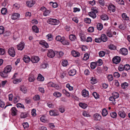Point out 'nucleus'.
<instances>
[{
  "label": "nucleus",
  "mask_w": 130,
  "mask_h": 130,
  "mask_svg": "<svg viewBox=\"0 0 130 130\" xmlns=\"http://www.w3.org/2000/svg\"><path fill=\"white\" fill-rule=\"evenodd\" d=\"M89 15L93 19L95 18L96 16V13L91 11L89 13Z\"/></svg>",
  "instance_id": "nucleus-29"
},
{
  "label": "nucleus",
  "mask_w": 130,
  "mask_h": 130,
  "mask_svg": "<svg viewBox=\"0 0 130 130\" xmlns=\"http://www.w3.org/2000/svg\"><path fill=\"white\" fill-rule=\"evenodd\" d=\"M124 69L126 70H128L130 69V66L128 64H126L124 65Z\"/></svg>",
  "instance_id": "nucleus-58"
},
{
  "label": "nucleus",
  "mask_w": 130,
  "mask_h": 130,
  "mask_svg": "<svg viewBox=\"0 0 130 130\" xmlns=\"http://www.w3.org/2000/svg\"><path fill=\"white\" fill-rule=\"evenodd\" d=\"M107 78L108 80L110 82L112 81L113 79V77L112 75H109L107 77Z\"/></svg>",
  "instance_id": "nucleus-54"
},
{
  "label": "nucleus",
  "mask_w": 130,
  "mask_h": 130,
  "mask_svg": "<svg viewBox=\"0 0 130 130\" xmlns=\"http://www.w3.org/2000/svg\"><path fill=\"white\" fill-rule=\"evenodd\" d=\"M121 59L120 57L117 56L113 58L112 60L114 63L117 64L120 62Z\"/></svg>",
  "instance_id": "nucleus-2"
},
{
  "label": "nucleus",
  "mask_w": 130,
  "mask_h": 130,
  "mask_svg": "<svg viewBox=\"0 0 130 130\" xmlns=\"http://www.w3.org/2000/svg\"><path fill=\"white\" fill-rule=\"evenodd\" d=\"M69 38L71 41H74L76 39V37L73 34L70 35L69 36Z\"/></svg>",
  "instance_id": "nucleus-32"
},
{
  "label": "nucleus",
  "mask_w": 130,
  "mask_h": 130,
  "mask_svg": "<svg viewBox=\"0 0 130 130\" xmlns=\"http://www.w3.org/2000/svg\"><path fill=\"white\" fill-rule=\"evenodd\" d=\"M50 114L51 116H56L58 115L54 110H50L49 111Z\"/></svg>",
  "instance_id": "nucleus-38"
},
{
  "label": "nucleus",
  "mask_w": 130,
  "mask_h": 130,
  "mask_svg": "<svg viewBox=\"0 0 130 130\" xmlns=\"http://www.w3.org/2000/svg\"><path fill=\"white\" fill-rule=\"evenodd\" d=\"M82 95L84 97L88 98L89 97L88 91L85 89H84L82 92Z\"/></svg>",
  "instance_id": "nucleus-7"
},
{
  "label": "nucleus",
  "mask_w": 130,
  "mask_h": 130,
  "mask_svg": "<svg viewBox=\"0 0 130 130\" xmlns=\"http://www.w3.org/2000/svg\"><path fill=\"white\" fill-rule=\"evenodd\" d=\"M79 106L82 108L85 109L87 106V105L86 104L83 103H80L79 104Z\"/></svg>",
  "instance_id": "nucleus-33"
},
{
  "label": "nucleus",
  "mask_w": 130,
  "mask_h": 130,
  "mask_svg": "<svg viewBox=\"0 0 130 130\" xmlns=\"http://www.w3.org/2000/svg\"><path fill=\"white\" fill-rule=\"evenodd\" d=\"M89 57V55L88 54L86 53L84 55V56L83 58V59L85 60H87Z\"/></svg>",
  "instance_id": "nucleus-53"
},
{
  "label": "nucleus",
  "mask_w": 130,
  "mask_h": 130,
  "mask_svg": "<svg viewBox=\"0 0 130 130\" xmlns=\"http://www.w3.org/2000/svg\"><path fill=\"white\" fill-rule=\"evenodd\" d=\"M58 22L59 21L57 20L53 19H49L47 21V22L48 23L53 25H56Z\"/></svg>",
  "instance_id": "nucleus-1"
},
{
  "label": "nucleus",
  "mask_w": 130,
  "mask_h": 130,
  "mask_svg": "<svg viewBox=\"0 0 130 130\" xmlns=\"http://www.w3.org/2000/svg\"><path fill=\"white\" fill-rule=\"evenodd\" d=\"M28 114L27 113L22 112L21 113L20 117L21 118H25L28 116Z\"/></svg>",
  "instance_id": "nucleus-31"
},
{
  "label": "nucleus",
  "mask_w": 130,
  "mask_h": 130,
  "mask_svg": "<svg viewBox=\"0 0 130 130\" xmlns=\"http://www.w3.org/2000/svg\"><path fill=\"white\" fill-rule=\"evenodd\" d=\"M4 31V27L2 26H0V34H3Z\"/></svg>",
  "instance_id": "nucleus-62"
},
{
  "label": "nucleus",
  "mask_w": 130,
  "mask_h": 130,
  "mask_svg": "<svg viewBox=\"0 0 130 130\" xmlns=\"http://www.w3.org/2000/svg\"><path fill=\"white\" fill-rule=\"evenodd\" d=\"M67 72H61L60 77L61 78H63L66 75Z\"/></svg>",
  "instance_id": "nucleus-40"
},
{
  "label": "nucleus",
  "mask_w": 130,
  "mask_h": 130,
  "mask_svg": "<svg viewBox=\"0 0 130 130\" xmlns=\"http://www.w3.org/2000/svg\"><path fill=\"white\" fill-rule=\"evenodd\" d=\"M68 62L66 60H63L61 63L63 67L66 66L68 65Z\"/></svg>",
  "instance_id": "nucleus-43"
},
{
  "label": "nucleus",
  "mask_w": 130,
  "mask_h": 130,
  "mask_svg": "<svg viewBox=\"0 0 130 130\" xmlns=\"http://www.w3.org/2000/svg\"><path fill=\"white\" fill-rule=\"evenodd\" d=\"M76 71L75 69H72L70 70L68 72V74L70 76H73L76 73Z\"/></svg>",
  "instance_id": "nucleus-15"
},
{
  "label": "nucleus",
  "mask_w": 130,
  "mask_h": 130,
  "mask_svg": "<svg viewBox=\"0 0 130 130\" xmlns=\"http://www.w3.org/2000/svg\"><path fill=\"white\" fill-rule=\"evenodd\" d=\"M118 114L120 117L124 118L125 116V113L123 111H121L119 112Z\"/></svg>",
  "instance_id": "nucleus-22"
},
{
  "label": "nucleus",
  "mask_w": 130,
  "mask_h": 130,
  "mask_svg": "<svg viewBox=\"0 0 130 130\" xmlns=\"http://www.w3.org/2000/svg\"><path fill=\"white\" fill-rule=\"evenodd\" d=\"M46 37L49 41H51L52 40V35L51 34H49L47 35L46 36Z\"/></svg>",
  "instance_id": "nucleus-45"
},
{
  "label": "nucleus",
  "mask_w": 130,
  "mask_h": 130,
  "mask_svg": "<svg viewBox=\"0 0 130 130\" xmlns=\"http://www.w3.org/2000/svg\"><path fill=\"white\" fill-rule=\"evenodd\" d=\"M90 80V83L92 84H94L97 82V80L95 77H91Z\"/></svg>",
  "instance_id": "nucleus-37"
},
{
  "label": "nucleus",
  "mask_w": 130,
  "mask_h": 130,
  "mask_svg": "<svg viewBox=\"0 0 130 130\" xmlns=\"http://www.w3.org/2000/svg\"><path fill=\"white\" fill-rule=\"evenodd\" d=\"M22 79L20 78H15L13 81V83L14 84H17L20 82Z\"/></svg>",
  "instance_id": "nucleus-27"
},
{
  "label": "nucleus",
  "mask_w": 130,
  "mask_h": 130,
  "mask_svg": "<svg viewBox=\"0 0 130 130\" xmlns=\"http://www.w3.org/2000/svg\"><path fill=\"white\" fill-rule=\"evenodd\" d=\"M109 100L110 101H112L113 102H112V103L113 104H115V99L114 98V97L113 96H110L109 98Z\"/></svg>",
  "instance_id": "nucleus-61"
},
{
  "label": "nucleus",
  "mask_w": 130,
  "mask_h": 130,
  "mask_svg": "<svg viewBox=\"0 0 130 130\" xmlns=\"http://www.w3.org/2000/svg\"><path fill=\"white\" fill-rule=\"evenodd\" d=\"M50 4H52L53 7L54 8H56L58 7V5L56 3H53L52 2H51L50 3Z\"/></svg>",
  "instance_id": "nucleus-56"
},
{
  "label": "nucleus",
  "mask_w": 130,
  "mask_h": 130,
  "mask_svg": "<svg viewBox=\"0 0 130 130\" xmlns=\"http://www.w3.org/2000/svg\"><path fill=\"white\" fill-rule=\"evenodd\" d=\"M92 95L96 99H98L99 98V94L95 92H93L92 94Z\"/></svg>",
  "instance_id": "nucleus-47"
},
{
  "label": "nucleus",
  "mask_w": 130,
  "mask_h": 130,
  "mask_svg": "<svg viewBox=\"0 0 130 130\" xmlns=\"http://www.w3.org/2000/svg\"><path fill=\"white\" fill-rule=\"evenodd\" d=\"M37 79L40 81H43L44 80V78L40 74H39L37 78Z\"/></svg>",
  "instance_id": "nucleus-25"
},
{
  "label": "nucleus",
  "mask_w": 130,
  "mask_h": 130,
  "mask_svg": "<svg viewBox=\"0 0 130 130\" xmlns=\"http://www.w3.org/2000/svg\"><path fill=\"white\" fill-rule=\"evenodd\" d=\"M96 63L95 62H92L91 63L90 67L92 69H94L96 67Z\"/></svg>",
  "instance_id": "nucleus-46"
},
{
  "label": "nucleus",
  "mask_w": 130,
  "mask_h": 130,
  "mask_svg": "<svg viewBox=\"0 0 130 130\" xmlns=\"http://www.w3.org/2000/svg\"><path fill=\"white\" fill-rule=\"evenodd\" d=\"M20 16V15L18 13H14L11 16L12 19L15 20L18 18Z\"/></svg>",
  "instance_id": "nucleus-16"
},
{
  "label": "nucleus",
  "mask_w": 130,
  "mask_h": 130,
  "mask_svg": "<svg viewBox=\"0 0 130 130\" xmlns=\"http://www.w3.org/2000/svg\"><path fill=\"white\" fill-rule=\"evenodd\" d=\"M23 60L25 62L28 63L30 61L31 59L28 56L26 55H24L23 58Z\"/></svg>",
  "instance_id": "nucleus-14"
},
{
  "label": "nucleus",
  "mask_w": 130,
  "mask_h": 130,
  "mask_svg": "<svg viewBox=\"0 0 130 130\" xmlns=\"http://www.w3.org/2000/svg\"><path fill=\"white\" fill-rule=\"evenodd\" d=\"M43 13V15L44 16H46L48 15L50 13V11L46 9V10H45Z\"/></svg>",
  "instance_id": "nucleus-41"
},
{
  "label": "nucleus",
  "mask_w": 130,
  "mask_h": 130,
  "mask_svg": "<svg viewBox=\"0 0 130 130\" xmlns=\"http://www.w3.org/2000/svg\"><path fill=\"white\" fill-rule=\"evenodd\" d=\"M35 78L34 76L32 75H30L28 78V80L29 82H32L34 81Z\"/></svg>",
  "instance_id": "nucleus-30"
},
{
  "label": "nucleus",
  "mask_w": 130,
  "mask_h": 130,
  "mask_svg": "<svg viewBox=\"0 0 130 130\" xmlns=\"http://www.w3.org/2000/svg\"><path fill=\"white\" fill-rule=\"evenodd\" d=\"M20 90L24 93H26L27 91L26 87L24 86H21L20 87Z\"/></svg>",
  "instance_id": "nucleus-12"
},
{
  "label": "nucleus",
  "mask_w": 130,
  "mask_h": 130,
  "mask_svg": "<svg viewBox=\"0 0 130 130\" xmlns=\"http://www.w3.org/2000/svg\"><path fill=\"white\" fill-rule=\"evenodd\" d=\"M64 38V37H61L60 36L58 35L56 37V40L58 41H60L61 42L62 38Z\"/></svg>",
  "instance_id": "nucleus-39"
},
{
  "label": "nucleus",
  "mask_w": 130,
  "mask_h": 130,
  "mask_svg": "<svg viewBox=\"0 0 130 130\" xmlns=\"http://www.w3.org/2000/svg\"><path fill=\"white\" fill-rule=\"evenodd\" d=\"M108 9L110 11L114 12L116 10L115 7L113 5L110 4L108 7Z\"/></svg>",
  "instance_id": "nucleus-10"
},
{
  "label": "nucleus",
  "mask_w": 130,
  "mask_h": 130,
  "mask_svg": "<svg viewBox=\"0 0 130 130\" xmlns=\"http://www.w3.org/2000/svg\"><path fill=\"white\" fill-rule=\"evenodd\" d=\"M23 125L25 129H27L29 127L28 124L27 122L23 123Z\"/></svg>",
  "instance_id": "nucleus-60"
},
{
  "label": "nucleus",
  "mask_w": 130,
  "mask_h": 130,
  "mask_svg": "<svg viewBox=\"0 0 130 130\" xmlns=\"http://www.w3.org/2000/svg\"><path fill=\"white\" fill-rule=\"evenodd\" d=\"M40 44L42 45V46L47 48L48 47V44L44 41H40L39 42Z\"/></svg>",
  "instance_id": "nucleus-13"
},
{
  "label": "nucleus",
  "mask_w": 130,
  "mask_h": 130,
  "mask_svg": "<svg viewBox=\"0 0 130 130\" xmlns=\"http://www.w3.org/2000/svg\"><path fill=\"white\" fill-rule=\"evenodd\" d=\"M12 69V67L10 65L7 66L5 68L4 70L8 73L10 72Z\"/></svg>",
  "instance_id": "nucleus-18"
},
{
  "label": "nucleus",
  "mask_w": 130,
  "mask_h": 130,
  "mask_svg": "<svg viewBox=\"0 0 130 130\" xmlns=\"http://www.w3.org/2000/svg\"><path fill=\"white\" fill-rule=\"evenodd\" d=\"M8 52L9 54L12 57H14L15 55V52L13 47H11L9 49Z\"/></svg>",
  "instance_id": "nucleus-3"
},
{
  "label": "nucleus",
  "mask_w": 130,
  "mask_h": 130,
  "mask_svg": "<svg viewBox=\"0 0 130 130\" xmlns=\"http://www.w3.org/2000/svg\"><path fill=\"white\" fill-rule=\"evenodd\" d=\"M103 25L101 23H98L97 25V28L99 30H101L103 28Z\"/></svg>",
  "instance_id": "nucleus-36"
},
{
  "label": "nucleus",
  "mask_w": 130,
  "mask_h": 130,
  "mask_svg": "<svg viewBox=\"0 0 130 130\" xmlns=\"http://www.w3.org/2000/svg\"><path fill=\"white\" fill-rule=\"evenodd\" d=\"M109 48L112 50H114L116 49V47L113 44H111L108 46Z\"/></svg>",
  "instance_id": "nucleus-48"
},
{
  "label": "nucleus",
  "mask_w": 130,
  "mask_h": 130,
  "mask_svg": "<svg viewBox=\"0 0 130 130\" xmlns=\"http://www.w3.org/2000/svg\"><path fill=\"white\" fill-rule=\"evenodd\" d=\"M101 19L103 20H106L108 19V16L105 14L102 15L101 16Z\"/></svg>",
  "instance_id": "nucleus-26"
},
{
  "label": "nucleus",
  "mask_w": 130,
  "mask_h": 130,
  "mask_svg": "<svg viewBox=\"0 0 130 130\" xmlns=\"http://www.w3.org/2000/svg\"><path fill=\"white\" fill-rule=\"evenodd\" d=\"M55 55V54L54 51L52 50H50L48 51L47 53V56L50 58H52Z\"/></svg>",
  "instance_id": "nucleus-4"
},
{
  "label": "nucleus",
  "mask_w": 130,
  "mask_h": 130,
  "mask_svg": "<svg viewBox=\"0 0 130 130\" xmlns=\"http://www.w3.org/2000/svg\"><path fill=\"white\" fill-rule=\"evenodd\" d=\"M63 93L66 95L68 97H69L70 96V93L67 91L66 90L64 89L63 90Z\"/></svg>",
  "instance_id": "nucleus-49"
},
{
  "label": "nucleus",
  "mask_w": 130,
  "mask_h": 130,
  "mask_svg": "<svg viewBox=\"0 0 130 130\" xmlns=\"http://www.w3.org/2000/svg\"><path fill=\"white\" fill-rule=\"evenodd\" d=\"M101 38L102 41L104 42L108 40L106 36L104 34H102L101 35Z\"/></svg>",
  "instance_id": "nucleus-17"
},
{
  "label": "nucleus",
  "mask_w": 130,
  "mask_h": 130,
  "mask_svg": "<svg viewBox=\"0 0 130 130\" xmlns=\"http://www.w3.org/2000/svg\"><path fill=\"white\" fill-rule=\"evenodd\" d=\"M121 86L122 87L123 89H125L128 86V84L126 82H124L121 84Z\"/></svg>",
  "instance_id": "nucleus-35"
},
{
  "label": "nucleus",
  "mask_w": 130,
  "mask_h": 130,
  "mask_svg": "<svg viewBox=\"0 0 130 130\" xmlns=\"http://www.w3.org/2000/svg\"><path fill=\"white\" fill-rule=\"evenodd\" d=\"M93 117L94 120L96 121H100L101 119V115L97 113L94 114Z\"/></svg>",
  "instance_id": "nucleus-6"
},
{
  "label": "nucleus",
  "mask_w": 130,
  "mask_h": 130,
  "mask_svg": "<svg viewBox=\"0 0 130 130\" xmlns=\"http://www.w3.org/2000/svg\"><path fill=\"white\" fill-rule=\"evenodd\" d=\"M124 65L120 64L118 67V70L120 71H122L124 69Z\"/></svg>",
  "instance_id": "nucleus-52"
},
{
  "label": "nucleus",
  "mask_w": 130,
  "mask_h": 130,
  "mask_svg": "<svg viewBox=\"0 0 130 130\" xmlns=\"http://www.w3.org/2000/svg\"><path fill=\"white\" fill-rule=\"evenodd\" d=\"M85 22L87 23H90L91 22V19L88 18H86L84 19Z\"/></svg>",
  "instance_id": "nucleus-57"
},
{
  "label": "nucleus",
  "mask_w": 130,
  "mask_h": 130,
  "mask_svg": "<svg viewBox=\"0 0 130 130\" xmlns=\"http://www.w3.org/2000/svg\"><path fill=\"white\" fill-rule=\"evenodd\" d=\"M112 95L115 99L118 98L119 96L118 93L116 92H114L113 93Z\"/></svg>",
  "instance_id": "nucleus-44"
},
{
  "label": "nucleus",
  "mask_w": 130,
  "mask_h": 130,
  "mask_svg": "<svg viewBox=\"0 0 130 130\" xmlns=\"http://www.w3.org/2000/svg\"><path fill=\"white\" fill-rule=\"evenodd\" d=\"M24 43L23 42H21L17 45V48L18 50H22L24 47Z\"/></svg>",
  "instance_id": "nucleus-8"
},
{
  "label": "nucleus",
  "mask_w": 130,
  "mask_h": 130,
  "mask_svg": "<svg viewBox=\"0 0 130 130\" xmlns=\"http://www.w3.org/2000/svg\"><path fill=\"white\" fill-rule=\"evenodd\" d=\"M71 54L73 56L75 57H78L80 56V54L79 52L74 50L72 51Z\"/></svg>",
  "instance_id": "nucleus-11"
},
{
  "label": "nucleus",
  "mask_w": 130,
  "mask_h": 130,
  "mask_svg": "<svg viewBox=\"0 0 130 130\" xmlns=\"http://www.w3.org/2000/svg\"><path fill=\"white\" fill-rule=\"evenodd\" d=\"M53 95L55 97L58 98L60 97L62 95V94L60 92L56 91L53 93Z\"/></svg>",
  "instance_id": "nucleus-24"
},
{
  "label": "nucleus",
  "mask_w": 130,
  "mask_h": 130,
  "mask_svg": "<svg viewBox=\"0 0 130 130\" xmlns=\"http://www.w3.org/2000/svg\"><path fill=\"white\" fill-rule=\"evenodd\" d=\"M35 2L33 1H30L27 2L26 4L29 7H31L33 6L35 4Z\"/></svg>",
  "instance_id": "nucleus-23"
},
{
  "label": "nucleus",
  "mask_w": 130,
  "mask_h": 130,
  "mask_svg": "<svg viewBox=\"0 0 130 130\" xmlns=\"http://www.w3.org/2000/svg\"><path fill=\"white\" fill-rule=\"evenodd\" d=\"M8 73L6 71H5V70L2 72L0 73V75L1 76L3 77L6 78L8 76Z\"/></svg>",
  "instance_id": "nucleus-20"
},
{
  "label": "nucleus",
  "mask_w": 130,
  "mask_h": 130,
  "mask_svg": "<svg viewBox=\"0 0 130 130\" xmlns=\"http://www.w3.org/2000/svg\"><path fill=\"white\" fill-rule=\"evenodd\" d=\"M116 2L119 4L123 5L124 2L123 0H116Z\"/></svg>",
  "instance_id": "nucleus-64"
},
{
  "label": "nucleus",
  "mask_w": 130,
  "mask_h": 130,
  "mask_svg": "<svg viewBox=\"0 0 130 130\" xmlns=\"http://www.w3.org/2000/svg\"><path fill=\"white\" fill-rule=\"evenodd\" d=\"M120 52L122 54L126 55L128 54V51L127 49L125 48H122L120 50Z\"/></svg>",
  "instance_id": "nucleus-9"
},
{
  "label": "nucleus",
  "mask_w": 130,
  "mask_h": 130,
  "mask_svg": "<svg viewBox=\"0 0 130 130\" xmlns=\"http://www.w3.org/2000/svg\"><path fill=\"white\" fill-rule=\"evenodd\" d=\"M17 110L15 107H13L11 108L12 115L13 116H15L17 115Z\"/></svg>",
  "instance_id": "nucleus-21"
},
{
  "label": "nucleus",
  "mask_w": 130,
  "mask_h": 130,
  "mask_svg": "<svg viewBox=\"0 0 130 130\" xmlns=\"http://www.w3.org/2000/svg\"><path fill=\"white\" fill-rule=\"evenodd\" d=\"M7 9L5 8H3L1 10V12L3 14H5L7 12Z\"/></svg>",
  "instance_id": "nucleus-51"
},
{
  "label": "nucleus",
  "mask_w": 130,
  "mask_h": 130,
  "mask_svg": "<svg viewBox=\"0 0 130 130\" xmlns=\"http://www.w3.org/2000/svg\"><path fill=\"white\" fill-rule=\"evenodd\" d=\"M108 114L107 110L105 108L103 109L102 111V114L103 116H106Z\"/></svg>",
  "instance_id": "nucleus-34"
},
{
  "label": "nucleus",
  "mask_w": 130,
  "mask_h": 130,
  "mask_svg": "<svg viewBox=\"0 0 130 130\" xmlns=\"http://www.w3.org/2000/svg\"><path fill=\"white\" fill-rule=\"evenodd\" d=\"M61 42L63 45H69L70 44V43L67 40H65V38L64 37L62 38Z\"/></svg>",
  "instance_id": "nucleus-19"
},
{
  "label": "nucleus",
  "mask_w": 130,
  "mask_h": 130,
  "mask_svg": "<svg viewBox=\"0 0 130 130\" xmlns=\"http://www.w3.org/2000/svg\"><path fill=\"white\" fill-rule=\"evenodd\" d=\"M106 34L107 35L108 37H112V35L111 34V31L110 30H108L106 32Z\"/></svg>",
  "instance_id": "nucleus-50"
},
{
  "label": "nucleus",
  "mask_w": 130,
  "mask_h": 130,
  "mask_svg": "<svg viewBox=\"0 0 130 130\" xmlns=\"http://www.w3.org/2000/svg\"><path fill=\"white\" fill-rule=\"evenodd\" d=\"M40 59L37 56H32L31 59V61L34 63H37L39 60Z\"/></svg>",
  "instance_id": "nucleus-5"
},
{
  "label": "nucleus",
  "mask_w": 130,
  "mask_h": 130,
  "mask_svg": "<svg viewBox=\"0 0 130 130\" xmlns=\"http://www.w3.org/2000/svg\"><path fill=\"white\" fill-rule=\"evenodd\" d=\"M48 85L49 86L52 87H55L56 86V85L55 84L51 82L48 83Z\"/></svg>",
  "instance_id": "nucleus-59"
},
{
  "label": "nucleus",
  "mask_w": 130,
  "mask_h": 130,
  "mask_svg": "<svg viewBox=\"0 0 130 130\" xmlns=\"http://www.w3.org/2000/svg\"><path fill=\"white\" fill-rule=\"evenodd\" d=\"M32 29L33 31L36 33L39 32V29L38 27L36 25H34L32 26Z\"/></svg>",
  "instance_id": "nucleus-28"
},
{
  "label": "nucleus",
  "mask_w": 130,
  "mask_h": 130,
  "mask_svg": "<svg viewBox=\"0 0 130 130\" xmlns=\"http://www.w3.org/2000/svg\"><path fill=\"white\" fill-rule=\"evenodd\" d=\"M33 99L35 101L39 100L40 99V96L38 95H36L33 97Z\"/></svg>",
  "instance_id": "nucleus-63"
},
{
  "label": "nucleus",
  "mask_w": 130,
  "mask_h": 130,
  "mask_svg": "<svg viewBox=\"0 0 130 130\" xmlns=\"http://www.w3.org/2000/svg\"><path fill=\"white\" fill-rule=\"evenodd\" d=\"M122 18L126 20H128L129 19L128 17H127L126 14L125 13H123L122 15Z\"/></svg>",
  "instance_id": "nucleus-42"
},
{
  "label": "nucleus",
  "mask_w": 130,
  "mask_h": 130,
  "mask_svg": "<svg viewBox=\"0 0 130 130\" xmlns=\"http://www.w3.org/2000/svg\"><path fill=\"white\" fill-rule=\"evenodd\" d=\"M111 116L113 118H115L117 117V114L115 112H113L110 113Z\"/></svg>",
  "instance_id": "nucleus-55"
}]
</instances>
